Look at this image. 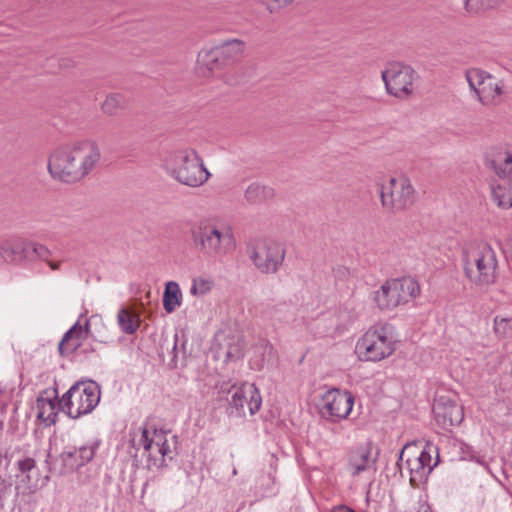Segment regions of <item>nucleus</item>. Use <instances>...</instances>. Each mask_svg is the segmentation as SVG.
I'll return each instance as SVG.
<instances>
[{"label": "nucleus", "mask_w": 512, "mask_h": 512, "mask_svg": "<svg viewBox=\"0 0 512 512\" xmlns=\"http://www.w3.org/2000/svg\"><path fill=\"white\" fill-rule=\"evenodd\" d=\"M101 390L94 381L75 383L59 400L60 408L71 418L77 419L91 413L100 401Z\"/></svg>", "instance_id": "nucleus-9"}, {"label": "nucleus", "mask_w": 512, "mask_h": 512, "mask_svg": "<svg viewBox=\"0 0 512 512\" xmlns=\"http://www.w3.org/2000/svg\"><path fill=\"white\" fill-rule=\"evenodd\" d=\"M392 286L400 300L401 305H405L420 295V285L412 277H402L390 279Z\"/></svg>", "instance_id": "nucleus-21"}, {"label": "nucleus", "mask_w": 512, "mask_h": 512, "mask_svg": "<svg viewBox=\"0 0 512 512\" xmlns=\"http://www.w3.org/2000/svg\"><path fill=\"white\" fill-rule=\"evenodd\" d=\"M175 342H174V346H173V351H176L177 350V342H178V335L175 334Z\"/></svg>", "instance_id": "nucleus-39"}, {"label": "nucleus", "mask_w": 512, "mask_h": 512, "mask_svg": "<svg viewBox=\"0 0 512 512\" xmlns=\"http://www.w3.org/2000/svg\"><path fill=\"white\" fill-rule=\"evenodd\" d=\"M98 446L97 442H91L73 450H65L54 461H51V455L48 453L45 460L48 471L54 475L72 473L94 458Z\"/></svg>", "instance_id": "nucleus-14"}, {"label": "nucleus", "mask_w": 512, "mask_h": 512, "mask_svg": "<svg viewBox=\"0 0 512 512\" xmlns=\"http://www.w3.org/2000/svg\"><path fill=\"white\" fill-rule=\"evenodd\" d=\"M127 106V99L121 93H110L106 96L101 105V110L105 115L115 116Z\"/></svg>", "instance_id": "nucleus-28"}, {"label": "nucleus", "mask_w": 512, "mask_h": 512, "mask_svg": "<svg viewBox=\"0 0 512 512\" xmlns=\"http://www.w3.org/2000/svg\"><path fill=\"white\" fill-rule=\"evenodd\" d=\"M462 267L471 288L488 291L499 279L496 251L486 241L467 245L462 252Z\"/></svg>", "instance_id": "nucleus-2"}, {"label": "nucleus", "mask_w": 512, "mask_h": 512, "mask_svg": "<svg viewBox=\"0 0 512 512\" xmlns=\"http://www.w3.org/2000/svg\"><path fill=\"white\" fill-rule=\"evenodd\" d=\"M492 199L499 208L510 209L512 207V179L498 177V180L492 185Z\"/></svg>", "instance_id": "nucleus-23"}, {"label": "nucleus", "mask_w": 512, "mask_h": 512, "mask_svg": "<svg viewBox=\"0 0 512 512\" xmlns=\"http://www.w3.org/2000/svg\"><path fill=\"white\" fill-rule=\"evenodd\" d=\"M18 469L22 473H27L31 471L36 466V462L33 458L27 457L24 459H21L17 462Z\"/></svg>", "instance_id": "nucleus-36"}, {"label": "nucleus", "mask_w": 512, "mask_h": 512, "mask_svg": "<svg viewBox=\"0 0 512 512\" xmlns=\"http://www.w3.org/2000/svg\"><path fill=\"white\" fill-rule=\"evenodd\" d=\"M117 318L119 326L127 334L134 333L140 325L139 316L125 308L119 310Z\"/></svg>", "instance_id": "nucleus-29"}, {"label": "nucleus", "mask_w": 512, "mask_h": 512, "mask_svg": "<svg viewBox=\"0 0 512 512\" xmlns=\"http://www.w3.org/2000/svg\"><path fill=\"white\" fill-rule=\"evenodd\" d=\"M372 450V443L368 442L348 452L347 467L353 477L365 471L376 470L377 455H373Z\"/></svg>", "instance_id": "nucleus-17"}, {"label": "nucleus", "mask_w": 512, "mask_h": 512, "mask_svg": "<svg viewBox=\"0 0 512 512\" xmlns=\"http://www.w3.org/2000/svg\"><path fill=\"white\" fill-rule=\"evenodd\" d=\"M89 333V321L82 326L79 321L76 322L63 336L59 342L58 351L61 356H69L74 353L86 339Z\"/></svg>", "instance_id": "nucleus-19"}, {"label": "nucleus", "mask_w": 512, "mask_h": 512, "mask_svg": "<svg viewBox=\"0 0 512 512\" xmlns=\"http://www.w3.org/2000/svg\"><path fill=\"white\" fill-rule=\"evenodd\" d=\"M100 160L101 150L95 140H79L55 149L48 160V171L54 179L75 183L88 176Z\"/></svg>", "instance_id": "nucleus-1"}, {"label": "nucleus", "mask_w": 512, "mask_h": 512, "mask_svg": "<svg viewBox=\"0 0 512 512\" xmlns=\"http://www.w3.org/2000/svg\"><path fill=\"white\" fill-rule=\"evenodd\" d=\"M27 240L21 238H7L0 242V257L6 263H19L26 260Z\"/></svg>", "instance_id": "nucleus-20"}, {"label": "nucleus", "mask_w": 512, "mask_h": 512, "mask_svg": "<svg viewBox=\"0 0 512 512\" xmlns=\"http://www.w3.org/2000/svg\"><path fill=\"white\" fill-rule=\"evenodd\" d=\"M295 0H259L269 13H277L281 9L290 6Z\"/></svg>", "instance_id": "nucleus-34"}, {"label": "nucleus", "mask_w": 512, "mask_h": 512, "mask_svg": "<svg viewBox=\"0 0 512 512\" xmlns=\"http://www.w3.org/2000/svg\"><path fill=\"white\" fill-rule=\"evenodd\" d=\"M245 51V43L231 39L210 48L202 49L197 57V73L201 77H210L225 66L238 61Z\"/></svg>", "instance_id": "nucleus-6"}, {"label": "nucleus", "mask_w": 512, "mask_h": 512, "mask_svg": "<svg viewBox=\"0 0 512 512\" xmlns=\"http://www.w3.org/2000/svg\"><path fill=\"white\" fill-rule=\"evenodd\" d=\"M381 79L388 95L407 100L415 94L420 76L412 66L392 61L381 72Z\"/></svg>", "instance_id": "nucleus-8"}, {"label": "nucleus", "mask_w": 512, "mask_h": 512, "mask_svg": "<svg viewBox=\"0 0 512 512\" xmlns=\"http://www.w3.org/2000/svg\"><path fill=\"white\" fill-rule=\"evenodd\" d=\"M189 234L196 250L210 257H224L236 249L232 226L218 218H201L190 225Z\"/></svg>", "instance_id": "nucleus-3"}, {"label": "nucleus", "mask_w": 512, "mask_h": 512, "mask_svg": "<svg viewBox=\"0 0 512 512\" xmlns=\"http://www.w3.org/2000/svg\"><path fill=\"white\" fill-rule=\"evenodd\" d=\"M52 255L51 250L44 244L27 240L26 259L48 261Z\"/></svg>", "instance_id": "nucleus-31"}, {"label": "nucleus", "mask_w": 512, "mask_h": 512, "mask_svg": "<svg viewBox=\"0 0 512 512\" xmlns=\"http://www.w3.org/2000/svg\"><path fill=\"white\" fill-rule=\"evenodd\" d=\"M465 76L470 89L483 106L493 108L502 103L503 96L507 94L504 80L479 68L467 70Z\"/></svg>", "instance_id": "nucleus-10"}, {"label": "nucleus", "mask_w": 512, "mask_h": 512, "mask_svg": "<svg viewBox=\"0 0 512 512\" xmlns=\"http://www.w3.org/2000/svg\"><path fill=\"white\" fill-rule=\"evenodd\" d=\"M37 419L46 426L56 423L57 410L56 402L50 397L40 395L36 401Z\"/></svg>", "instance_id": "nucleus-25"}, {"label": "nucleus", "mask_w": 512, "mask_h": 512, "mask_svg": "<svg viewBox=\"0 0 512 512\" xmlns=\"http://www.w3.org/2000/svg\"><path fill=\"white\" fill-rule=\"evenodd\" d=\"M182 305V292L179 284L169 281L165 285L163 293V307L167 313H173Z\"/></svg>", "instance_id": "nucleus-27"}, {"label": "nucleus", "mask_w": 512, "mask_h": 512, "mask_svg": "<svg viewBox=\"0 0 512 512\" xmlns=\"http://www.w3.org/2000/svg\"><path fill=\"white\" fill-rule=\"evenodd\" d=\"M396 344L394 326L388 322H377L357 340L355 352L361 360L379 362L395 352Z\"/></svg>", "instance_id": "nucleus-5"}, {"label": "nucleus", "mask_w": 512, "mask_h": 512, "mask_svg": "<svg viewBox=\"0 0 512 512\" xmlns=\"http://www.w3.org/2000/svg\"><path fill=\"white\" fill-rule=\"evenodd\" d=\"M380 200L383 209L389 213L402 212L415 202V189L405 175L391 176L380 185Z\"/></svg>", "instance_id": "nucleus-11"}, {"label": "nucleus", "mask_w": 512, "mask_h": 512, "mask_svg": "<svg viewBox=\"0 0 512 512\" xmlns=\"http://www.w3.org/2000/svg\"><path fill=\"white\" fill-rule=\"evenodd\" d=\"M247 255L262 274H276L286 256L283 244L272 239H258L247 246Z\"/></svg>", "instance_id": "nucleus-12"}, {"label": "nucleus", "mask_w": 512, "mask_h": 512, "mask_svg": "<svg viewBox=\"0 0 512 512\" xmlns=\"http://www.w3.org/2000/svg\"><path fill=\"white\" fill-rule=\"evenodd\" d=\"M399 460L405 461L410 472V481L414 485L423 483L438 463V450L431 443L418 450L416 446L407 445L400 453Z\"/></svg>", "instance_id": "nucleus-13"}, {"label": "nucleus", "mask_w": 512, "mask_h": 512, "mask_svg": "<svg viewBox=\"0 0 512 512\" xmlns=\"http://www.w3.org/2000/svg\"><path fill=\"white\" fill-rule=\"evenodd\" d=\"M229 400L230 414L237 417L245 416V406L247 405L250 415L256 414L262 405V397L259 389L253 383H244L240 387L233 386Z\"/></svg>", "instance_id": "nucleus-16"}, {"label": "nucleus", "mask_w": 512, "mask_h": 512, "mask_svg": "<svg viewBox=\"0 0 512 512\" xmlns=\"http://www.w3.org/2000/svg\"><path fill=\"white\" fill-rule=\"evenodd\" d=\"M165 168L170 177L181 185L197 188L204 185L210 172L203 159L193 148L174 151L165 161Z\"/></svg>", "instance_id": "nucleus-4"}, {"label": "nucleus", "mask_w": 512, "mask_h": 512, "mask_svg": "<svg viewBox=\"0 0 512 512\" xmlns=\"http://www.w3.org/2000/svg\"><path fill=\"white\" fill-rule=\"evenodd\" d=\"M44 262L47 263V265L54 271L59 270L61 267V261L54 262L51 261L50 258H48V261Z\"/></svg>", "instance_id": "nucleus-37"}, {"label": "nucleus", "mask_w": 512, "mask_h": 512, "mask_svg": "<svg viewBox=\"0 0 512 512\" xmlns=\"http://www.w3.org/2000/svg\"><path fill=\"white\" fill-rule=\"evenodd\" d=\"M373 299L377 308L383 312L392 311L401 306L400 300L390 279L386 280L380 288L374 292Z\"/></svg>", "instance_id": "nucleus-22"}, {"label": "nucleus", "mask_w": 512, "mask_h": 512, "mask_svg": "<svg viewBox=\"0 0 512 512\" xmlns=\"http://www.w3.org/2000/svg\"><path fill=\"white\" fill-rule=\"evenodd\" d=\"M139 430L140 436L138 440H134V446L143 448L147 468L158 470L166 466L167 460L174 457L167 433L150 425H144Z\"/></svg>", "instance_id": "nucleus-7"}, {"label": "nucleus", "mask_w": 512, "mask_h": 512, "mask_svg": "<svg viewBox=\"0 0 512 512\" xmlns=\"http://www.w3.org/2000/svg\"><path fill=\"white\" fill-rule=\"evenodd\" d=\"M418 512H432L431 508L429 506L421 508Z\"/></svg>", "instance_id": "nucleus-38"}, {"label": "nucleus", "mask_w": 512, "mask_h": 512, "mask_svg": "<svg viewBox=\"0 0 512 512\" xmlns=\"http://www.w3.org/2000/svg\"><path fill=\"white\" fill-rule=\"evenodd\" d=\"M275 195L274 189L260 183H251L244 192V198L250 204H261Z\"/></svg>", "instance_id": "nucleus-26"}, {"label": "nucleus", "mask_w": 512, "mask_h": 512, "mask_svg": "<svg viewBox=\"0 0 512 512\" xmlns=\"http://www.w3.org/2000/svg\"><path fill=\"white\" fill-rule=\"evenodd\" d=\"M354 397L351 392L333 388L322 397L321 416L333 423L346 419L352 411Z\"/></svg>", "instance_id": "nucleus-15"}, {"label": "nucleus", "mask_w": 512, "mask_h": 512, "mask_svg": "<svg viewBox=\"0 0 512 512\" xmlns=\"http://www.w3.org/2000/svg\"><path fill=\"white\" fill-rule=\"evenodd\" d=\"M493 331L498 338L512 337V317L495 316L493 319Z\"/></svg>", "instance_id": "nucleus-32"}, {"label": "nucleus", "mask_w": 512, "mask_h": 512, "mask_svg": "<svg viewBox=\"0 0 512 512\" xmlns=\"http://www.w3.org/2000/svg\"><path fill=\"white\" fill-rule=\"evenodd\" d=\"M505 0H464L465 10L470 14H478L480 12L499 7Z\"/></svg>", "instance_id": "nucleus-30"}, {"label": "nucleus", "mask_w": 512, "mask_h": 512, "mask_svg": "<svg viewBox=\"0 0 512 512\" xmlns=\"http://www.w3.org/2000/svg\"><path fill=\"white\" fill-rule=\"evenodd\" d=\"M433 413L436 422L445 429L459 425L463 420L462 408L455 401L444 396L435 400Z\"/></svg>", "instance_id": "nucleus-18"}, {"label": "nucleus", "mask_w": 512, "mask_h": 512, "mask_svg": "<svg viewBox=\"0 0 512 512\" xmlns=\"http://www.w3.org/2000/svg\"><path fill=\"white\" fill-rule=\"evenodd\" d=\"M210 290V282L205 279H195L190 289L192 295H204Z\"/></svg>", "instance_id": "nucleus-35"}, {"label": "nucleus", "mask_w": 512, "mask_h": 512, "mask_svg": "<svg viewBox=\"0 0 512 512\" xmlns=\"http://www.w3.org/2000/svg\"><path fill=\"white\" fill-rule=\"evenodd\" d=\"M286 307L285 302H278L275 304H266L262 310V317L266 319H281L283 316L284 309Z\"/></svg>", "instance_id": "nucleus-33"}, {"label": "nucleus", "mask_w": 512, "mask_h": 512, "mask_svg": "<svg viewBox=\"0 0 512 512\" xmlns=\"http://www.w3.org/2000/svg\"><path fill=\"white\" fill-rule=\"evenodd\" d=\"M491 165L498 177L512 179V146L499 149L494 155Z\"/></svg>", "instance_id": "nucleus-24"}]
</instances>
